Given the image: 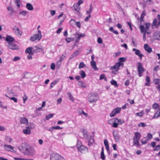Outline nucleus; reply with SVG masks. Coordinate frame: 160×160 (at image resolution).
Masks as SVG:
<instances>
[{
    "instance_id": "1",
    "label": "nucleus",
    "mask_w": 160,
    "mask_h": 160,
    "mask_svg": "<svg viewBox=\"0 0 160 160\" xmlns=\"http://www.w3.org/2000/svg\"><path fill=\"white\" fill-rule=\"evenodd\" d=\"M24 153L27 155L33 156L35 154L34 148L33 147L29 146Z\"/></svg>"
},
{
    "instance_id": "2",
    "label": "nucleus",
    "mask_w": 160,
    "mask_h": 160,
    "mask_svg": "<svg viewBox=\"0 0 160 160\" xmlns=\"http://www.w3.org/2000/svg\"><path fill=\"white\" fill-rule=\"evenodd\" d=\"M98 100L97 94H90L89 95L88 100L90 103L96 102Z\"/></svg>"
},
{
    "instance_id": "3",
    "label": "nucleus",
    "mask_w": 160,
    "mask_h": 160,
    "mask_svg": "<svg viewBox=\"0 0 160 160\" xmlns=\"http://www.w3.org/2000/svg\"><path fill=\"white\" fill-rule=\"evenodd\" d=\"M77 147L78 151L82 153H84L88 151V148L85 146L80 145L78 143L77 145Z\"/></svg>"
},
{
    "instance_id": "4",
    "label": "nucleus",
    "mask_w": 160,
    "mask_h": 160,
    "mask_svg": "<svg viewBox=\"0 0 160 160\" xmlns=\"http://www.w3.org/2000/svg\"><path fill=\"white\" fill-rule=\"evenodd\" d=\"M63 157L57 153H52L50 156V160H60Z\"/></svg>"
},
{
    "instance_id": "5",
    "label": "nucleus",
    "mask_w": 160,
    "mask_h": 160,
    "mask_svg": "<svg viewBox=\"0 0 160 160\" xmlns=\"http://www.w3.org/2000/svg\"><path fill=\"white\" fill-rule=\"evenodd\" d=\"M158 18V21L155 18L153 21L152 26H154L155 28H158L160 26V15L158 14L157 16Z\"/></svg>"
},
{
    "instance_id": "6",
    "label": "nucleus",
    "mask_w": 160,
    "mask_h": 160,
    "mask_svg": "<svg viewBox=\"0 0 160 160\" xmlns=\"http://www.w3.org/2000/svg\"><path fill=\"white\" fill-rule=\"evenodd\" d=\"M138 66V76L141 77L142 76V74L144 71V68L142 67L141 62H139L137 63Z\"/></svg>"
},
{
    "instance_id": "7",
    "label": "nucleus",
    "mask_w": 160,
    "mask_h": 160,
    "mask_svg": "<svg viewBox=\"0 0 160 160\" xmlns=\"http://www.w3.org/2000/svg\"><path fill=\"white\" fill-rule=\"evenodd\" d=\"M123 66V64L122 62H118L116 63L114 65L111 67V69L112 70H115V72H117L119 69L120 66Z\"/></svg>"
},
{
    "instance_id": "8",
    "label": "nucleus",
    "mask_w": 160,
    "mask_h": 160,
    "mask_svg": "<svg viewBox=\"0 0 160 160\" xmlns=\"http://www.w3.org/2000/svg\"><path fill=\"white\" fill-rule=\"evenodd\" d=\"M29 146V145L27 143H22L18 149L21 152L24 153Z\"/></svg>"
},
{
    "instance_id": "9",
    "label": "nucleus",
    "mask_w": 160,
    "mask_h": 160,
    "mask_svg": "<svg viewBox=\"0 0 160 160\" xmlns=\"http://www.w3.org/2000/svg\"><path fill=\"white\" fill-rule=\"evenodd\" d=\"M8 47L9 49L13 50H18L19 48V46L13 42H10Z\"/></svg>"
},
{
    "instance_id": "10",
    "label": "nucleus",
    "mask_w": 160,
    "mask_h": 160,
    "mask_svg": "<svg viewBox=\"0 0 160 160\" xmlns=\"http://www.w3.org/2000/svg\"><path fill=\"white\" fill-rule=\"evenodd\" d=\"M41 38V36H39L38 34H36L35 35L32 36L30 38V40L32 41H34L36 40L38 41H39Z\"/></svg>"
},
{
    "instance_id": "11",
    "label": "nucleus",
    "mask_w": 160,
    "mask_h": 160,
    "mask_svg": "<svg viewBox=\"0 0 160 160\" xmlns=\"http://www.w3.org/2000/svg\"><path fill=\"white\" fill-rule=\"evenodd\" d=\"M139 28L141 32L143 33V32H145L146 34L147 33L148 34H149L150 33L148 31V30H145V28L144 26L142 25H141L139 26Z\"/></svg>"
},
{
    "instance_id": "12",
    "label": "nucleus",
    "mask_w": 160,
    "mask_h": 160,
    "mask_svg": "<svg viewBox=\"0 0 160 160\" xmlns=\"http://www.w3.org/2000/svg\"><path fill=\"white\" fill-rule=\"evenodd\" d=\"M87 140L88 141V145L89 147H90L91 145H92L94 141L93 138L91 136H90L89 138H88Z\"/></svg>"
},
{
    "instance_id": "13",
    "label": "nucleus",
    "mask_w": 160,
    "mask_h": 160,
    "mask_svg": "<svg viewBox=\"0 0 160 160\" xmlns=\"http://www.w3.org/2000/svg\"><path fill=\"white\" fill-rule=\"evenodd\" d=\"M153 36L156 39L160 41V32H155L153 34Z\"/></svg>"
},
{
    "instance_id": "14",
    "label": "nucleus",
    "mask_w": 160,
    "mask_h": 160,
    "mask_svg": "<svg viewBox=\"0 0 160 160\" xmlns=\"http://www.w3.org/2000/svg\"><path fill=\"white\" fill-rule=\"evenodd\" d=\"M5 40L7 41L8 43H10V42H12L14 41V38L10 36H8L6 38Z\"/></svg>"
},
{
    "instance_id": "15",
    "label": "nucleus",
    "mask_w": 160,
    "mask_h": 160,
    "mask_svg": "<svg viewBox=\"0 0 160 160\" xmlns=\"http://www.w3.org/2000/svg\"><path fill=\"white\" fill-rule=\"evenodd\" d=\"M72 9L78 12L80 9V7L78 4L75 3L73 5Z\"/></svg>"
},
{
    "instance_id": "16",
    "label": "nucleus",
    "mask_w": 160,
    "mask_h": 160,
    "mask_svg": "<svg viewBox=\"0 0 160 160\" xmlns=\"http://www.w3.org/2000/svg\"><path fill=\"white\" fill-rule=\"evenodd\" d=\"M144 49L148 53H150L152 51V49L147 44H145L144 45Z\"/></svg>"
},
{
    "instance_id": "17",
    "label": "nucleus",
    "mask_w": 160,
    "mask_h": 160,
    "mask_svg": "<svg viewBox=\"0 0 160 160\" xmlns=\"http://www.w3.org/2000/svg\"><path fill=\"white\" fill-rule=\"evenodd\" d=\"M91 65L92 67V68L95 70H97L98 69V68H97L96 62L94 60H92L91 62Z\"/></svg>"
},
{
    "instance_id": "18",
    "label": "nucleus",
    "mask_w": 160,
    "mask_h": 160,
    "mask_svg": "<svg viewBox=\"0 0 160 160\" xmlns=\"http://www.w3.org/2000/svg\"><path fill=\"white\" fill-rule=\"evenodd\" d=\"M23 132L26 134H29L31 133L30 128L28 127H26L25 129L23 130Z\"/></svg>"
},
{
    "instance_id": "19",
    "label": "nucleus",
    "mask_w": 160,
    "mask_h": 160,
    "mask_svg": "<svg viewBox=\"0 0 160 160\" xmlns=\"http://www.w3.org/2000/svg\"><path fill=\"white\" fill-rule=\"evenodd\" d=\"M20 122L22 124H25L28 123V119L24 117H22L20 118Z\"/></svg>"
},
{
    "instance_id": "20",
    "label": "nucleus",
    "mask_w": 160,
    "mask_h": 160,
    "mask_svg": "<svg viewBox=\"0 0 160 160\" xmlns=\"http://www.w3.org/2000/svg\"><path fill=\"white\" fill-rule=\"evenodd\" d=\"M4 146L5 149L7 151H11V149H13V147L10 145L5 144Z\"/></svg>"
},
{
    "instance_id": "21",
    "label": "nucleus",
    "mask_w": 160,
    "mask_h": 160,
    "mask_svg": "<svg viewBox=\"0 0 160 160\" xmlns=\"http://www.w3.org/2000/svg\"><path fill=\"white\" fill-rule=\"evenodd\" d=\"M26 7V8L29 10L32 11L33 9L32 5L30 3H27Z\"/></svg>"
},
{
    "instance_id": "22",
    "label": "nucleus",
    "mask_w": 160,
    "mask_h": 160,
    "mask_svg": "<svg viewBox=\"0 0 160 160\" xmlns=\"http://www.w3.org/2000/svg\"><path fill=\"white\" fill-rule=\"evenodd\" d=\"M134 138L139 140L141 137V134L138 132H136L134 133Z\"/></svg>"
},
{
    "instance_id": "23",
    "label": "nucleus",
    "mask_w": 160,
    "mask_h": 160,
    "mask_svg": "<svg viewBox=\"0 0 160 160\" xmlns=\"http://www.w3.org/2000/svg\"><path fill=\"white\" fill-rule=\"evenodd\" d=\"M33 49L32 47H28L25 50V52L28 53L29 54L33 55V53L32 52V51Z\"/></svg>"
},
{
    "instance_id": "24",
    "label": "nucleus",
    "mask_w": 160,
    "mask_h": 160,
    "mask_svg": "<svg viewBox=\"0 0 160 160\" xmlns=\"http://www.w3.org/2000/svg\"><path fill=\"white\" fill-rule=\"evenodd\" d=\"M139 140L135 138H133V146L136 145L137 146H139L140 145V144L139 142Z\"/></svg>"
},
{
    "instance_id": "25",
    "label": "nucleus",
    "mask_w": 160,
    "mask_h": 160,
    "mask_svg": "<svg viewBox=\"0 0 160 160\" xmlns=\"http://www.w3.org/2000/svg\"><path fill=\"white\" fill-rule=\"evenodd\" d=\"M146 15V13L145 11H143L142 12V13L140 17V23H141L142 22H144V20H143V18Z\"/></svg>"
},
{
    "instance_id": "26",
    "label": "nucleus",
    "mask_w": 160,
    "mask_h": 160,
    "mask_svg": "<svg viewBox=\"0 0 160 160\" xmlns=\"http://www.w3.org/2000/svg\"><path fill=\"white\" fill-rule=\"evenodd\" d=\"M7 9L8 11H10V12L9 14L10 15L12 16L14 13V10L10 6L8 7H7Z\"/></svg>"
},
{
    "instance_id": "27",
    "label": "nucleus",
    "mask_w": 160,
    "mask_h": 160,
    "mask_svg": "<svg viewBox=\"0 0 160 160\" xmlns=\"http://www.w3.org/2000/svg\"><path fill=\"white\" fill-rule=\"evenodd\" d=\"M101 158L103 160L105 159V156L104 153V148L103 147H102V151L101 153Z\"/></svg>"
},
{
    "instance_id": "28",
    "label": "nucleus",
    "mask_w": 160,
    "mask_h": 160,
    "mask_svg": "<svg viewBox=\"0 0 160 160\" xmlns=\"http://www.w3.org/2000/svg\"><path fill=\"white\" fill-rule=\"evenodd\" d=\"M80 53V52L79 50H77L74 52V53L72 55V57L71 58H72L77 56Z\"/></svg>"
},
{
    "instance_id": "29",
    "label": "nucleus",
    "mask_w": 160,
    "mask_h": 160,
    "mask_svg": "<svg viewBox=\"0 0 160 160\" xmlns=\"http://www.w3.org/2000/svg\"><path fill=\"white\" fill-rule=\"evenodd\" d=\"M113 135L114 137V138L116 140H118L119 139V136L117 132L114 131L113 133Z\"/></svg>"
},
{
    "instance_id": "30",
    "label": "nucleus",
    "mask_w": 160,
    "mask_h": 160,
    "mask_svg": "<svg viewBox=\"0 0 160 160\" xmlns=\"http://www.w3.org/2000/svg\"><path fill=\"white\" fill-rule=\"evenodd\" d=\"M121 108H117L114 109L113 111L114 112V113L116 114L117 113H119L120 112L121 110Z\"/></svg>"
},
{
    "instance_id": "31",
    "label": "nucleus",
    "mask_w": 160,
    "mask_h": 160,
    "mask_svg": "<svg viewBox=\"0 0 160 160\" xmlns=\"http://www.w3.org/2000/svg\"><path fill=\"white\" fill-rule=\"evenodd\" d=\"M15 33L16 35L18 36H20L22 35V32L19 30V28L18 30H15Z\"/></svg>"
},
{
    "instance_id": "32",
    "label": "nucleus",
    "mask_w": 160,
    "mask_h": 160,
    "mask_svg": "<svg viewBox=\"0 0 160 160\" xmlns=\"http://www.w3.org/2000/svg\"><path fill=\"white\" fill-rule=\"evenodd\" d=\"M111 83L112 85L115 86V87H117L118 85L117 84V82L113 79L110 82Z\"/></svg>"
},
{
    "instance_id": "33",
    "label": "nucleus",
    "mask_w": 160,
    "mask_h": 160,
    "mask_svg": "<svg viewBox=\"0 0 160 160\" xmlns=\"http://www.w3.org/2000/svg\"><path fill=\"white\" fill-rule=\"evenodd\" d=\"M79 74L82 78H84L86 76V74L83 70H81L79 72Z\"/></svg>"
},
{
    "instance_id": "34",
    "label": "nucleus",
    "mask_w": 160,
    "mask_h": 160,
    "mask_svg": "<svg viewBox=\"0 0 160 160\" xmlns=\"http://www.w3.org/2000/svg\"><path fill=\"white\" fill-rule=\"evenodd\" d=\"M115 122H116L118 124H120L124 123V122L123 121H122L121 119H118L117 118H115Z\"/></svg>"
},
{
    "instance_id": "35",
    "label": "nucleus",
    "mask_w": 160,
    "mask_h": 160,
    "mask_svg": "<svg viewBox=\"0 0 160 160\" xmlns=\"http://www.w3.org/2000/svg\"><path fill=\"white\" fill-rule=\"evenodd\" d=\"M133 51L135 52V53L137 55L139 56L141 53H140V51L137 49L133 48L132 49Z\"/></svg>"
},
{
    "instance_id": "36",
    "label": "nucleus",
    "mask_w": 160,
    "mask_h": 160,
    "mask_svg": "<svg viewBox=\"0 0 160 160\" xmlns=\"http://www.w3.org/2000/svg\"><path fill=\"white\" fill-rule=\"evenodd\" d=\"M103 79H104L105 81H107V78L106 77L105 75L103 74L101 75L99 78V79L100 80H102Z\"/></svg>"
},
{
    "instance_id": "37",
    "label": "nucleus",
    "mask_w": 160,
    "mask_h": 160,
    "mask_svg": "<svg viewBox=\"0 0 160 160\" xmlns=\"http://www.w3.org/2000/svg\"><path fill=\"white\" fill-rule=\"evenodd\" d=\"M70 25L72 27H74L76 25V22L74 19H71L69 22Z\"/></svg>"
},
{
    "instance_id": "38",
    "label": "nucleus",
    "mask_w": 160,
    "mask_h": 160,
    "mask_svg": "<svg viewBox=\"0 0 160 160\" xmlns=\"http://www.w3.org/2000/svg\"><path fill=\"white\" fill-rule=\"evenodd\" d=\"M54 114H49L46 116V119L47 120H48L50 118L52 117L54 115Z\"/></svg>"
},
{
    "instance_id": "39",
    "label": "nucleus",
    "mask_w": 160,
    "mask_h": 160,
    "mask_svg": "<svg viewBox=\"0 0 160 160\" xmlns=\"http://www.w3.org/2000/svg\"><path fill=\"white\" fill-rule=\"evenodd\" d=\"M78 85L79 86H81L82 87L85 88L86 86L84 84H83V82L81 81H79L78 82Z\"/></svg>"
},
{
    "instance_id": "40",
    "label": "nucleus",
    "mask_w": 160,
    "mask_h": 160,
    "mask_svg": "<svg viewBox=\"0 0 160 160\" xmlns=\"http://www.w3.org/2000/svg\"><path fill=\"white\" fill-rule=\"evenodd\" d=\"M88 132L86 131H83V135L84 138H86L87 140L88 138Z\"/></svg>"
},
{
    "instance_id": "41",
    "label": "nucleus",
    "mask_w": 160,
    "mask_h": 160,
    "mask_svg": "<svg viewBox=\"0 0 160 160\" xmlns=\"http://www.w3.org/2000/svg\"><path fill=\"white\" fill-rule=\"evenodd\" d=\"M85 36V34L84 33H82L81 34H79L78 35V37L77 38V41L78 42L79 41L80 38L82 37H84Z\"/></svg>"
},
{
    "instance_id": "42",
    "label": "nucleus",
    "mask_w": 160,
    "mask_h": 160,
    "mask_svg": "<svg viewBox=\"0 0 160 160\" xmlns=\"http://www.w3.org/2000/svg\"><path fill=\"white\" fill-rule=\"evenodd\" d=\"M85 64L83 62H81L79 64L78 68H81L85 67Z\"/></svg>"
},
{
    "instance_id": "43",
    "label": "nucleus",
    "mask_w": 160,
    "mask_h": 160,
    "mask_svg": "<svg viewBox=\"0 0 160 160\" xmlns=\"http://www.w3.org/2000/svg\"><path fill=\"white\" fill-rule=\"evenodd\" d=\"M126 59L123 57L120 58L118 59L119 62H124L126 61Z\"/></svg>"
},
{
    "instance_id": "44",
    "label": "nucleus",
    "mask_w": 160,
    "mask_h": 160,
    "mask_svg": "<svg viewBox=\"0 0 160 160\" xmlns=\"http://www.w3.org/2000/svg\"><path fill=\"white\" fill-rule=\"evenodd\" d=\"M159 107V105L157 103H154L152 105V108L154 109H156L158 108Z\"/></svg>"
},
{
    "instance_id": "45",
    "label": "nucleus",
    "mask_w": 160,
    "mask_h": 160,
    "mask_svg": "<svg viewBox=\"0 0 160 160\" xmlns=\"http://www.w3.org/2000/svg\"><path fill=\"white\" fill-rule=\"evenodd\" d=\"M58 82V81L56 80L54 81L53 82L51 83V84L50 85V88H52L53 87V86L56 84V83Z\"/></svg>"
},
{
    "instance_id": "46",
    "label": "nucleus",
    "mask_w": 160,
    "mask_h": 160,
    "mask_svg": "<svg viewBox=\"0 0 160 160\" xmlns=\"http://www.w3.org/2000/svg\"><path fill=\"white\" fill-rule=\"evenodd\" d=\"M15 2L17 4V6L18 7V8H19L21 4V2L19 0H15Z\"/></svg>"
},
{
    "instance_id": "47",
    "label": "nucleus",
    "mask_w": 160,
    "mask_h": 160,
    "mask_svg": "<svg viewBox=\"0 0 160 160\" xmlns=\"http://www.w3.org/2000/svg\"><path fill=\"white\" fill-rule=\"evenodd\" d=\"M153 82L155 84H159L160 82L159 79H155L153 80Z\"/></svg>"
},
{
    "instance_id": "48",
    "label": "nucleus",
    "mask_w": 160,
    "mask_h": 160,
    "mask_svg": "<svg viewBox=\"0 0 160 160\" xmlns=\"http://www.w3.org/2000/svg\"><path fill=\"white\" fill-rule=\"evenodd\" d=\"M21 58L20 57L18 56L15 57L14 58L12 59V61L14 62L20 60Z\"/></svg>"
},
{
    "instance_id": "49",
    "label": "nucleus",
    "mask_w": 160,
    "mask_h": 160,
    "mask_svg": "<svg viewBox=\"0 0 160 160\" xmlns=\"http://www.w3.org/2000/svg\"><path fill=\"white\" fill-rule=\"evenodd\" d=\"M160 117V114L159 113L157 112V111L154 114V115L153 118H158V117Z\"/></svg>"
},
{
    "instance_id": "50",
    "label": "nucleus",
    "mask_w": 160,
    "mask_h": 160,
    "mask_svg": "<svg viewBox=\"0 0 160 160\" xmlns=\"http://www.w3.org/2000/svg\"><path fill=\"white\" fill-rule=\"evenodd\" d=\"M27 11H23L20 12L19 13L20 14H21L23 16H25L27 14Z\"/></svg>"
},
{
    "instance_id": "51",
    "label": "nucleus",
    "mask_w": 160,
    "mask_h": 160,
    "mask_svg": "<svg viewBox=\"0 0 160 160\" xmlns=\"http://www.w3.org/2000/svg\"><path fill=\"white\" fill-rule=\"evenodd\" d=\"M114 122H115V118L108 120V123L109 124H112Z\"/></svg>"
},
{
    "instance_id": "52",
    "label": "nucleus",
    "mask_w": 160,
    "mask_h": 160,
    "mask_svg": "<svg viewBox=\"0 0 160 160\" xmlns=\"http://www.w3.org/2000/svg\"><path fill=\"white\" fill-rule=\"evenodd\" d=\"M52 129H62V128L60 127L59 126H53L52 127Z\"/></svg>"
},
{
    "instance_id": "53",
    "label": "nucleus",
    "mask_w": 160,
    "mask_h": 160,
    "mask_svg": "<svg viewBox=\"0 0 160 160\" xmlns=\"http://www.w3.org/2000/svg\"><path fill=\"white\" fill-rule=\"evenodd\" d=\"M143 2L146 3L148 4H150L152 3V0H143Z\"/></svg>"
},
{
    "instance_id": "54",
    "label": "nucleus",
    "mask_w": 160,
    "mask_h": 160,
    "mask_svg": "<svg viewBox=\"0 0 160 160\" xmlns=\"http://www.w3.org/2000/svg\"><path fill=\"white\" fill-rule=\"evenodd\" d=\"M150 23H146L145 24V30H148V28L150 26Z\"/></svg>"
},
{
    "instance_id": "55",
    "label": "nucleus",
    "mask_w": 160,
    "mask_h": 160,
    "mask_svg": "<svg viewBox=\"0 0 160 160\" xmlns=\"http://www.w3.org/2000/svg\"><path fill=\"white\" fill-rule=\"evenodd\" d=\"M144 114L143 111H142L141 112H138L136 113V115L140 117H142Z\"/></svg>"
},
{
    "instance_id": "56",
    "label": "nucleus",
    "mask_w": 160,
    "mask_h": 160,
    "mask_svg": "<svg viewBox=\"0 0 160 160\" xmlns=\"http://www.w3.org/2000/svg\"><path fill=\"white\" fill-rule=\"evenodd\" d=\"M138 126L139 127L142 126L143 127H144L146 126V125L144 123L140 122L138 124Z\"/></svg>"
},
{
    "instance_id": "57",
    "label": "nucleus",
    "mask_w": 160,
    "mask_h": 160,
    "mask_svg": "<svg viewBox=\"0 0 160 160\" xmlns=\"http://www.w3.org/2000/svg\"><path fill=\"white\" fill-rule=\"evenodd\" d=\"M65 56L64 55H62V56L59 58V62H61L65 58Z\"/></svg>"
},
{
    "instance_id": "58",
    "label": "nucleus",
    "mask_w": 160,
    "mask_h": 160,
    "mask_svg": "<svg viewBox=\"0 0 160 160\" xmlns=\"http://www.w3.org/2000/svg\"><path fill=\"white\" fill-rule=\"evenodd\" d=\"M68 95L69 97V99L70 100L73 102V97H72L71 94V93H68Z\"/></svg>"
},
{
    "instance_id": "59",
    "label": "nucleus",
    "mask_w": 160,
    "mask_h": 160,
    "mask_svg": "<svg viewBox=\"0 0 160 160\" xmlns=\"http://www.w3.org/2000/svg\"><path fill=\"white\" fill-rule=\"evenodd\" d=\"M55 64L53 63H52L51 65V68L52 70H54L55 69Z\"/></svg>"
},
{
    "instance_id": "60",
    "label": "nucleus",
    "mask_w": 160,
    "mask_h": 160,
    "mask_svg": "<svg viewBox=\"0 0 160 160\" xmlns=\"http://www.w3.org/2000/svg\"><path fill=\"white\" fill-rule=\"evenodd\" d=\"M23 102L24 103H25L26 101L27 100L28 97L26 95H24V96L23 97Z\"/></svg>"
},
{
    "instance_id": "61",
    "label": "nucleus",
    "mask_w": 160,
    "mask_h": 160,
    "mask_svg": "<svg viewBox=\"0 0 160 160\" xmlns=\"http://www.w3.org/2000/svg\"><path fill=\"white\" fill-rule=\"evenodd\" d=\"M113 124L112 127L114 128H117L118 125V124L116 122H114Z\"/></svg>"
},
{
    "instance_id": "62",
    "label": "nucleus",
    "mask_w": 160,
    "mask_h": 160,
    "mask_svg": "<svg viewBox=\"0 0 160 160\" xmlns=\"http://www.w3.org/2000/svg\"><path fill=\"white\" fill-rule=\"evenodd\" d=\"M147 137L149 140L151 139L152 138V135L150 133H148L147 134Z\"/></svg>"
},
{
    "instance_id": "63",
    "label": "nucleus",
    "mask_w": 160,
    "mask_h": 160,
    "mask_svg": "<svg viewBox=\"0 0 160 160\" xmlns=\"http://www.w3.org/2000/svg\"><path fill=\"white\" fill-rule=\"evenodd\" d=\"M62 29V28H59L57 30V31L56 32V33L58 34L60 33L61 32Z\"/></svg>"
},
{
    "instance_id": "64",
    "label": "nucleus",
    "mask_w": 160,
    "mask_h": 160,
    "mask_svg": "<svg viewBox=\"0 0 160 160\" xmlns=\"http://www.w3.org/2000/svg\"><path fill=\"white\" fill-rule=\"evenodd\" d=\"M160 148V145H158L153 149V150L154 151H158V150Z\"/></svg>"
}]
</instances>
